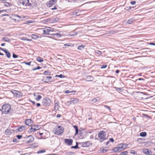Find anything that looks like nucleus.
<instances>
[{
	"label": "nucleus",
	"mask_w": 155,
	"mask_h": 155,
	"mask_svg": "<svg viewBox=\"0 0 155 155\" xmlns=\"http://www.w3.org/2000/svg\"><path fill=\"white\" fill-rule=\"evenodd\" d=\"M22 137L21 135H18L17 136V137L18 139H20Z\"/></svg>",
	"instance_id": "obj_50"
},
{
	"label": "nucleus",
	"mask_w": 155,
	"mask_h": 155,
	"mask_svg": "<svg viewBox=\"0 0 155 155\" xmlns=\"http://www.w3.org/2000/svg\"><path fill=\"white\" fill-rule=\"evenodd\" d=\"M109 140H110V141H111V142H114V140L113 138H110L109 139Z\"/></svg>",
	"instance_id": "obj_56"
},
{
	"label": "nucleus",
	"mask_w": 155,
	"mask_h": 155,
	"mask_svg": "<svg viewBox=\"0 0 155 155\" xmlns=\"http://www.w3.org/2000/svg\"><path fill=\"white\" fill-rule=\"evenodd\" d=\"M98 137L101 139L103 140L107 139L106 132L104 130L100 131L98 134Z\"/></svg>",
	"instance_id": "obj_3"
},
{
	"label": "nucleus",
	"mask_w": 155,
	"mask_h": 155,
	"mask_svg": "<svg viewBox=\"0 0 155 155\" xmlns=\"http://www.w3.org/2000/svg\"><path fill=\"white\" fill-rule=\"evenodd\" d=\"M10 130L9 129H7L5 131V133L7 135H8L10 134Z\"/></svg>",
	"instance_id": "obj_25"
},
{
	"label": "nucleus",
	"mask_w": 155,
	"mask_h": 155,
	"mask_svg": "<svg viewBox=\"0 0 155 155\" xmlns=\"http://www.w3.org/2000/svg\"><path fill=\"white\" fill-rule=\"evenodd\" d=\"M32 123V121L31 119H27L25 121L26 125L29 126L31 125Z\"/></svg>",
	"instance_id": "obj_16"
},
{
	"label": "nucleus",
	"mask_w": 155,
	"mask_h": 155,
	"mask_svg": "<svg viewBox=\"0 0 155 155\" xmlns=\"http://www.w3.org/2000/svg\"><path fill=\"white\" fill-rule=\"evenodd\" d=\"M37 60L40 62H42L44 61L43 58L40 57H38L37 58Z\"/></svg>",
	"instance_id": "obj_23"
},
{
	"label": "nucleus",
	"mask_w": 155,
	"mask_h": 155,
	"mask_svg": "<svg viewBox=\"0 0 155 155\" xmlns=\"http://www.w3.org/2000/svg\"><path fill=\"white\" fill-rule=\"evenodd\" d=\"M44 74L45 75H49L50 74V73L49 72V71H45L44 72Z\"/></svg>",
	"instance_id": "obj_44"
},
{
	"label": "nucleus",
	"mask_w": 155,
	"mask_h": 155,
	"mask_svg": "<svg viewBox=\"0 0 155 155\" xmlns=\"http://www.w3.org/2000/svg\"><path fill=\"white\" fill-rule=\"evenodd\" d=\"M19 1L20 4L24 6H31V4L29 2V0H19Z\"/></svg>",
	"instance_id": "obj_5"
},
{
	"label": "nucleus",
	"mask_w": 155,
	"mask_h": 155,
	"mask_svg": "<svg viewBox=\"0 0 155 155\" xmlns=\"http://www.w3.org/2000/svg\"><path fill=\"white\" fill-rule=\"evenodd\" d=\"M84 47L83 45H81L78 47V49L79 50H82Z\"/></svg>",
	"instance_id": "obj_31"
},
{
	"label": "nucleus",
	"mask_w": 155,
	"mask_h": 155,
	"mask_svg": "<svg viewBox=\"0 0 155 155\" xmlns=\"http://www.w3.org/2000/svg\"><path fill=\"white\" fill-rule=\"evenodd\" d=\"M135 3H136V2L135 1H132L131 2V3L132 5H134V4H135Z\"/></svg>",
	"instance_id": "obj_53"
},
{
	"label": "nucleus",
	"mask_w": 155,
	"mask_h": 155,
	"mask_svg": "<svg viewBox=\"0 0 155 155\" xmlns=\"http://www.w3.org/2000/svg\"><path fill=\"white\" fill-rule=\"evenodd\" d=\"M37 106L38 107H40L41 105V104L40 103H38L36 104Z\"/></svg>",
	"instance_id": "obj_61"
},
{
	"label": "nucleus",
	"mask_w": 155,
	"mask_h": 155,
	"mask_svg": "<svg viewBox=\"0 0 155 155\" xmlns=\"http://www.w3.org/2000/svg\"><path fill=\"white\" fill-rule=\"evenodd\" d=\"M147 135V133L145 132H141L140 134V136L142 137H145Z\"/></svg>",
	"instance_id": "obj_21"
},
{
	"label": "nucleus",
	"mask_w": 155,
	"mask_h": 155,
	"mask_svg": "<svg viewBox=\"0 0 155 155\" xmlns=\"http://www.w3.org/2000/svg\"><path fill=\"white\" fill-rule=\"evenodd\" d=\"M100 99L98 97H96L94 98L92 100V101H94V102H96L100 100Z\"/></svg>",
	"instance_id": "obj_24"
},
{
	"label": "nucleus",
	"mask_w": 155,
	"mask_h": 155,
	"mask_svg": "<svg viewBox=\"0 0 155 155\" xmlns=\"http://www.w3.org/2000/svg\"><path fill=\"white\" fill-rule=\"evenodd\" d=\"M127 151H125L122 152L120 154V155H127Z\"/></svg>",
	"instance_id": "obj_30"
},
{
	"label": "nucleus",
	"mask_w": 155,
	"mask_h": 155,
	"mask_svg": "<svg viewBox=\"0 0 155 155\" xmlns=\"http://www.w3.org/2000/svg\"><path fill=\"white\" fill-rule=\"evenodd\" d=\"M77 34V33H75L73 34H69V36H74L75 35H76Z\"/></svg>",
	"instance_id": "obj_39"
},
{
	"label": "nucleus",
	"mask_w": 155,
	"mask_h": 155,
	"mask_svg": "<svg viewBox=\"0 0 155 155\" xmlns=\"http://www.w3.org/2000/svg\"><path fill=\"white\" fill-rule=\"evenodd\" d=\"M40 68H41L40 67H39V66H38L37 68H33L32 69V70L33 71H35L36 70L39 69Z\"/></svg>",
	"instance_id": "obj_37"
},
{
	"label": "nucleus",
	"mask_w": 155,
	"mask_h": 155,
	"mask_svg": "<svg viewBox=\"0 0 155 155\" xmlns=\"http://www.w3.org/2000/svg\"><path fill=\"white\" fill-rule=\"evenodd\" d=\"M79 101V99L76 98H71V100L67 102L68 105L72 104H74L77 103Z\"/></svg>",
	"instance_id": "obj_7"
},
{
	"label": "nucleus",
	"mask_w": 155,
	"mask_h": 155,
	"mask_svg": "<svg viewBox=\"0 0 155 155\" xmlns=\"http://www.w3.org/2000/svg\"><path fill=\"white\" fill-rule=\"evenodd\" d=\"M45 150H42L38 151V153H43L45 152Z\"/></svg>",
	"instance_id": "obj_40"
},
{
	"label": "nucleus",
	"mask_w": 155,
	"mask_h": 155,
	"mask_svg": "<svg viewBox=\"0 0 155 155\" xmlns=\"http://www.w3.org/2000/svg\"><path fill=\"white\" fill-rule=\"evenodd\" d=\"M51 78L52 77L51 76L46 77V79L44 78L42 79V81L46 83H48V82H51L50 80Z\"/></svg>",
	"instance_id": "obj_14"
},
{
	"label": "nucleus",
	"mask_w": 155,
	"mask_h": 155,
	"mask_svg": "<svg viewBox=\"0 0 155 155\" xmlns=\"http://www.w3.org/2000/svg\"><path fill=\"white\" fill-rule=\"evenodd\" d=\"M142 151L144 153L148 155H150L152 153L150 150L147 149H143Z\"/></svg>",
	"instance_id": "obj_15"
},
{
	"label": "nucleus",
	"mask_w": 155,
	"mask_h": 155,
	"mask_svg": "<svg viewBox=\"0 0 155 155\" xmlns=\"http://www.w3.org/2000/svg\"><path fill=\"white\" fill-rule=\"evenodd\" d=\"M2 51H3L5 53L8 51L7 50L5 49H3Z\"/></svg>",
	"instance_id": "obj_58"
},
{
	"label": "nucleus",
	"mask_w": 155,
	"mask_h": 155,
	"mask_svg": "<svg viewBox=\"0 0 155 155\" xmlns=\"http://www.w3.org/2000/svg\"><path fill=\"white\" fill-rule=\"evenodd\" d=\"M90 144V142L86 141L82 143V146L83 147H88L89 146Z\"/></svg>",
	"instance_id": "obj_17"
},
{
	"label": "nucleus",
	"mask_w": 155,
	"mask_h": 155,
	"mask_svg": "<svg viewBox=\"0 0 155 155\" xmlns=\"http://www.w3.org/2000/svg\"><path fill=\"white\" fill-rule=\"evenodd\" d=\"M41 97H42L40 95H38L37 97H36L35 99L37 101H38L41 99Z\"/></svg>",
	"instance_id": "obj_28"
},
{
	"label": "nucleus",
	"mask_w": 155,
	"mask_h": 155,
	"mask_svg": "<svg viewBox=\"0 0 155 155\" xmlns=\"http://www.w3.org/2000/svg\"><path fill=\"white\" fill-rule=\"evenodd\" d=\"M38 126L37 125H33L31 127V128L30 129L31 131L34 132L38 129Z\"/></svg>",
	"instance_id": "obj_11"
},
{
	"label": "nucleus",
	"mask_w": 155,
	"mask_h": 155,
	"mask_svg": "<svg viewBox=\"0 0 155 155\" xmlns=\"http://www.w3.org/2000/svg\"><path fill=\"white\" fill-rule=\"evenodd\" d=\"M54 35H57L58 37L60 38L61 37V35L60 34H58V33H56L54 34Z\"/></svg>",
	"instance_id": "obj_48"
},
{
	"label": "nucleus",
	"mask_w": 155,
	"mask_h": 155,
	"mask_svg": "<svg viewBox=\"0 0 155 155\" xmlns=\"http://www.w3.org/2000/svg\"><path fill=\"white\" fill-rule=\"evenodd\" d=\"M14 18H19V19L20 18H21V17L18 15H14Z\"/></svg>",
	"instance_id": "obj_42"
},
{
	"label": "nucleus",
	"mask_w": 155,
	"mask_h": 155,
	"mask_svg": "<svg viewBox=\"0 0 155 155\" xmlns=\"http://www.w3.org/2000/svg\"><path fill=\"white\" fill-rule=\"evenodd\" d=\"M73 92H75V91H70L69 90H66V91H65V93L66 94H68L70 93H73Z\"/></svg>",
	"instance_id": "obj_36"
},
{
	"label": "nucleus",
	"mask_w": 155,
	"mask_h": 155,
	"mask_svg": "<svg viewBox=\"0 0 155 155\" xmlns=\"http://www.w3.org/2000/svg\"><path fill=\"white\" fill-rule=\"evenodd\" d=\"M4 5L7 7H8L9 6H10L11 5V4L10 3H8L7 2H4Z\"/></svg>",
	"instance_id": "obj_26"
},
{
	"label": "nucleus",
	"mask_w": 155,
	"mask_h": 155,
	"mask_svg": "<svg viewBox=\"0 0 155 155\" xmlns=\"http://www.w3.org/2000/svg\"><path fill=\"white\" fill-rule=\"evenodd\" d=\"M6 55L7 56V57L8 58H10L11 57V54H10V53L8 51L6 53Z\"/></svg>",
	"instance_id": "obj_32"
},
{
	"label": "nucleus",
	"mask_w": 155,
	"mask_h": 155,
	"mask_svg": "<svg viewBox=\"0 0 155 155\" xmlns=\"http://www.w3.org/2000/svg\"><path fill=\"white\" fill-rule=\"evenodd\" d=\"M73 127L75 128V135H77L78 134V127L76 126H74Z\"/></svg>",
	"instance_id": "obj_20"
},
{
	"label": "nucleus",
	"mask_w": 155,
	"mask_h": 155,
	"mask_svg": "<svg viewBox=\"0 0 155 155\" xmlns=\"http://www.w3.org/2000/svg\"><path fill=\"white\" fill-rule=\"evenodd\" d=\"M12 56H13V57L14 58H17L18 57V55H16L14 54H13Z\"/></svg>",
	"instance_id": "obj_47"
},
{
	"label": "nucleus",
	"mask_w": 155,
	"mask_h": 155,
	"mask_svg": "<svg viewBox=\"0 0 155 155\" xmlns=\"http://www.w3.org/2000/svg\"><path fill=\"white\" fill-rule=\"evenodd\" d=\"M25 138L28 139H29V140H27L26 141V143H29L32 142L34 140V138L32 135H29L28 136H26L25 137Z\"/></svg>",
	"instance_id": "obj_9"
},
{
	"label": "nucleus",
	"mask_w": 155,
	"mask_h": 155,
	"mask_svg": "<svg viewBox=\"0 0 155 155\" xmlns=\"http://www.w3.org/2000/svg\"><path fill=\"white\" fill-rule=\"evenodd\" d=\"M130 153H131L135 154V152L133 150H132L130 151Z\"/></svg>",
	"instance_id": "obj_54"
},
{
	"label": "nucleus",
	"mask_w": 155,
	"mask_h": 155,
	"mask_svg": "<svg viewBox=\"0 0 155 155\" xmlns=\"http://www.w3.org/2000/svg\"><path fill=\"white\" fill-rule=\"evenodd\" d=\"M2 16H8L9 15L8 14H4L2 15Z\"/></svg>",
	"instance_id": "obj_62"
},
{
	"label": "nucleus",
	"mask_w": 155,
	"mask_h": 155,
	"mask_svg": "<svg viewBox=\"0 0 155 155\" xmlns=\"http://www.w3.org/2000/svg\"><path fill=\"white\" fill-rule=\"evenodd\" d=\"M116 90L118 91H122V88H121L116 87Z\"/></svg>",
	"instance_id": "obj_43"
},
{
	"label": "nucleus",
	"mask_w": 155,
	"mask_h": 155,
	"mask_svg": "<svg viewBox=\"0 0 155 155\" xmlns=\"http://www.w3.org/2000/svg\"><path fill=\"white\" fill-rule=\"evenodd\" d=\"M107 65L104 64L102 65V67H101V68H105L107 67Z\"/></svg>",
	"instance_id": "obj_51"
},
{
	"label": "nucleus",
	"mask_w": 155,
	"mask_h": 155,
	"mask_svg": "<svg viewBox=\"0 0 155 155\" xmlns=\"http://www.w3.org/2000/svg\"><path fill=\"white\" fill-rule=\"evenodd\" d=\"M63 131V128L61 126L56 127L53 130V133L57 135H59L62 133Z\"/></svg>",
	"instance_id": "obj_1"
},
{
	"label": "nucleus",
	"mask_w": 155,
	"mask_h": 155,
	"mask_svg": "<svg viewBox=\"0 0 155 155\" xmlns=\"http://www.w3.org/2000/svg\"><path fill=\"white\" fill-rule=\"evenodd\" d=\"M11 109V106L9 104H7L3 105L2 107V112L7 114L8 113Z\"/></svg>",
	"instance_id": "obj_2"
},
{
	"label": "nucleus",
	"mask_w": 155,
	"mask_h": 155,
	"mask_svg": "<svg viewBox=\"0 0 155 155\" xmlns=\"http://www.w3.org/2000/svg\"><path fill=\"white\" fill-rule=\"evenodd\" d=\"M54 110H57L59 109V102L57 100H55L54 101Z\"/></svg>",
	"instance_id": "obj_10"
},
{
	"label": "nucleus",
	"mask_w": 155,
	"mask_h": 155,
	"mask_svg": "<svg viewBox=\"0 0 155 155\" xmlns=\"http://www.w3.org/2000/svg\"><path fill=\"white\" fill-rule=\"evenodd\" d=\"M56 77H59L60 78H63L64 77V75H62V74H60L59 75H56L55 76Z\"/></svg>",
	"instance_id": "obj_38"
},
{
	"label": "nucleus",
	"mask_w": 155,
	"mask_h": 155,
	"mask_svg": "<svg viewBox=\"0 0 155 155\" xmlns=\"http://www.w3.org/2000/svg\"><path fill=\"white\" fill-rule=\"evenodd\" d=\"M71 148L77 149L78 148V143H76V144L75 146H73L71 147Z\"/></svg>",
	"instance_id": "obj_29"
},
{
	"label": "nucleus",
	"mask_w": 155,
	"mask_h": 155,
	"mask_svg": "<svg viewBox=\"0 0 155 155\" xmlns=\"http://www.w3.org/2000/svg\"><path fill=\"white\" fill-rule=\"evenodd\" d=\"M113 150L115 152H116L118 151L119 152V149L117 147L114 148L113 149Z\"/></svg>",
	"instance_id": "obj_33"
},
{
	"label": "nucleus",
	"mask_w": 155,
	"mask_h": 155,
	"mask_svg": "<svg viewBox=\"0 0 155 155\" xmlns=\"http://www.w3.org/2000/svg\"><path fill=\"white\" fill-rule=\"evenodd\" d=\"M94 79V78L92 76H88L84 79L87 81H92Z\"/></svg>",
	"instance_id": "obj_13"
},
{
	"label": "nucleus",
	"mask_w": 155,
	"mask_h": 155,
	"mask_svg": "<svg viewBox=\"0 0 155 155\" xmlns=\"http://www.w3.org/2000/svg\"><path fill=\"white\" fill-rule=\"evenodd\" d=\"M57 117H58V118H59V117H61V115L60 114H58L57 115Z\"/></svg>",
	"instance_id": "obj_60"
},
{
	"label": "nucleus",
	"mask_w": 155,
	"mask_h": 155,
	"mask_svg": "<svg viewBox=\"0 0 155 155\" xmlns=\"http://www.w3.org/2000/svg\"><path fill=\"white\" fill-rule=\"evenodd\" d=\"M57 9V8H56V7H55L54 8H52L51 9L52 10H55V9Z\"/></svg>",
	"instance_id": "obj_64"
},
{
	"label": "nucleus",
	"mask_w": 155,
	"mask_h": 155,
	"mask_svg": "<svg viewBox=\"0 0 155 155\" xmlns=\"http://www.w3.org/2000/svg\"><path fill=\"white\" fill-rule=\"evenodd\" d=\"M25 129V127L24 126H21L19 128L17 129V130L19 131H21Z\"/></svg>",
	"instance_id": "obj_18"
},
{
	"label": "nucleus",
	"mask_w": 155,
	"mask_h": 155,
	"mask_svg": "<svg viewBox=\"0 0 155 155\" xmlns=\"http://www.w3.org/2000/svg\"><path fill=\"white\" fill-rule=\"evenodd\" d=\"M2 39L6 42H9L11 41V39L7 37H4L2 38Z\"/></svg>",
	"instance_id": "obj_22"
},
{
	"label": "nucleus",
	"mask_w": 155,
	"mask_h": 155,
	"mask_svg": "<svg viewBox=\"0 0 155 155\" xmlns=\"http://www.w3.org/2000/svg\"><path fill=\"white\" fill-rule=\"evenodd\" d=\"M53 29L50 27H47L43 30V35H49L50 31H53Z\"/></svg>",
	"instance_id": "obj_6"
},
{
	"label": "nucleus",
	"mask_w": 155,
	"mask_h": 155,
	"mask_svg": "<svg viewBox=\"0 0 155 155\" xmlns=\"http://www.w3.org/2000/svg\"><path fill=\"white\" fill-rule=\"evenodd\" d=\"M134 21H135L134 19L133 18H130L128 20L127 23L128 24H130L133 23Z\"/></svg>",
	"instance_id": "obj_19"
},
{
	"label": "nucleus",
	"mask_w": 155,
	"mask_h": 155,
	"mask_svg": "<svg viewBox=\"0 0 155 155\" xmlns=\"http://www.w3.org/2000/svg\"><path fill=\"white\" fill-rule=\"evenodd\" d=\"M31 37L32 38L36 39L38 38V36L32 34L31 35Z\"/></svg>",
	"instance_id": "obj_27"
},
{
	"label": "nucleus",
	"mask_w": 155,
	"mask_h": 155,
	"mask_svg": "<svg viewBox=\"0 0 155 155\" xmlns=\"http://www.w3.org/2000/svg\"><path fill=\"white\" fill-rule=\"evenodd\" d=\"M57 2V0H50L47 3V5L48 7H50L53 5H55Z\"/></svg>",
	"instance_id": "obj_8"
},
{
	"label": "nucleus",
	"mask_w": 155,
	"mask_h": 155,
	"mask_svg": "<svg viewBox=\"0 0 155 155\" xmlns=\"http://www.w3.org/2000/svg\"><path fill=\"white\" fill-rule=\"evenodd\" d=\"M123 144H124V146L125 147H127L128 146V144L127 143H123Z\"/></svg>",
	"instance_id": "obj_59"
},
{
	"label": "nucleus",
	"mask_w": 155,
	"mask_h": 155,
	"mask_svg": "<svg viewBox=\"0 0 155 155\" xmlns=\"http://www.w3.org/2000/svg\"><path fill=\"white\" fill-rule=\"evenodd\" d=\"M104 107L107 109H108L109 110H110V109L109 106H107V105H104Z\"/></svg>",
	"instance_id": "obj_52"
},
{
	"label": "nucleus",
	"mask_w": 155,
	"mask_h": 155,
	"mask_svg": "<svg viewBox=\"0 0 155 155\" xmlns=\"http://www.w3.org/2000/svg\"><path fill=\"white\" fill-rule=\"evenodd\" d=\"M17 140L16 138H14L13 140V141L14 142H16V141Z\"/></svg>",
	"instance_id": "obj_63"
},
{
	"label": "nucleus",
	"mask_w": 155,
	"mask_h": 155,
	"mask_svg": "<svg viewBox=\"0 0 155 155\" xmlns=\"http://www.w3.org/2000/svg\"><path fill=\"white\" fill-rule=\"evenodd\" d=\"M64 141L65 143L69 145H71L72 144L73 142L72 139H64Z\"/></svg>",
	"instance_id": "obj_12"
},
{
	"label": "nucleus",
	"mask_w": 155,
	"mask_h": 155,
	"mask_svg": "<svg viewBox=\"0 0 155 155\" xmlns=\"http://www.w3.org/2000/svg\"><path fill=\"white\" fill-rule=\"evenodd\" d=\"M51 103L50 99L48 97L44 98L42 100V103L43 105L46 106H50Z\"/></svg>",
	"instance_id": "obj_4"
},
{
	"label": "nucleus",
	"mask_w": 155,
	"mask_h": 155,
	"mask_svg": "<svg viewBox=\"0 0 155 155\" xmlns=\"http://www.w3.org/2000/svg\"><path fill=\"white\" fill-rule=\"evenodd\" d=\"M74 15H75L77 16H78L80 14L79 13V12H74L73 13Z\"/></svg>",
	"instance_id": "obj_41"
},
{
	"label": "nucleus",
	"mask_w": 155,
	"mask_h": 155,
	"mask_svg": "<svg viewBox=\"0 0 155 155\" xmlns=\"http://www.w3.org/2000/svg\"><path fill=\"white\" fill-rule=\"evenodd\" d=\"M149 44L151 45H155V43H149Z\"/></svg>",
	"instance_id": "obj_55"
},
{
	"label": "nucleus",
	"mask_w": 155,
	"mask_h": 155,
	"mask_svg": "<svg viewBox=\"0 0 155 155\" xmlns=\"http://www.w3.org/2000/svg\"><path fill=\"white\" fill-rule=\"evenodd\" d=\"M24 63L27 65L30 66V65L31 62H24Z\"/></svg>",
	"instance_id": "obj_46"
},
{
	"label": "nucleus",
	"mask_w": 155,
	"mask_h": 155,
	"mask_svg": "<svg viewBox=\"0 0 155 155\" xmlns=\"http://www.w3.org/2000/svg\"><path fill=\"white\" fill-rule=\"evenodd\" d=\"M118 146L120 147L122 149H125V148L124 147V144H123V143H120L118 145Z\"/></svg>",
	"instance_id": "obj_34"
},
{
	"label": "nucleus",
	"mask_w": 155,
	"mask_h": 155,
	"mask_svg": "<svg viewBox=\"0 0 155 155\" xmlns=\"http://www.w3.org/2000/svg\"><path fill=\"white\" fill-rule=\"evenodd\" d=\"M95 53L99 54H101L102 53V52L99 51H95Z\"/></svg>",
	"instance_id": "obj_45"
},
{
	"label": "nucleus",
	"mask_w": 155,
	"mask_h": 155,
	"mask_svg": "<svg viewBox=\"0 0 155 155\" xmlns=\"http://www.w3.org/2000/svg\"><path fill=\"white\" fill-rule=\"evenodd\" d=\"M117 147L119 149V152H120V151L123 150H124V149H122L120 147H119L118 146Z\"/></svg>",
	"instance_id": "obj_49"
},
{
	"label": "nucleus",
	"mask_w": 155,
	"mask_h": 155,
	"mask_svg": "<svg viewBox=\"0 0 155 155\" xmlns=\"http://www.w3.org/2000/svg\"><path fill=\"white\" fill-rule=\"evenodd\" d=\"M16 94L19 96H21L22 95V93L19 91H17Z\"/></svg>",
	"instance_id": "obj_35"
},
{
	"label": "nucleus",
	"mask_w": 155,
	"mask_h": 155,
	"mask_svg": "<svg viewBox=\"0 0 155 155\" xmlns=\"http://www.w3.org/2000/svg\"><path fill=\"white\" fill-rule=\"evenodd\" d=\"M30 101L33 104V105H35V101Z\"/></svg>",
	"instance_id": "obj_57"
}]
</instances>
